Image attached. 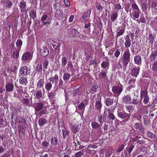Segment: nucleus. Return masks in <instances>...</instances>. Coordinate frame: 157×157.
Returning a JSON list of instances; mask_svg holds the SVG:
<instances>
[{"instance_id": "nucleus-26", "label": "nucleus", "mask_w": 157, "mask_h": 157, "mask_svg": "<svg viewBox=\"0 0 157 157\" xmlns=\"http://www.w3.org/2000/svg\"><path fill=\"white\" fill-rule=\"evenodd\" d=\"M46 120L43 118H40L38 121V123L41 126H43L46 123Z\"/></svg>"}, {"instance_id": "nucleus-43", "label": "nucleus", "mask_w": 157, "mask_h": 157, "mask_svg": "<svg viewBox=\"0 0 157 157\" xmlns=\"http://www.w3.org/2000/svg\"><path fill=\"white\" fill-rule=\"evenodd\" d=\"M13 5V3L11 1L8 0L6 2V8H10Z\"/></svg>"}, {"instance_id": "nucleus-28", "label": "nucleus", "mask_w": 157, "mask_h": 157, "mask_svg": "<svg viewBox=\"0 0 157 157\" xmlns=\"http://www.w3.org/2000/svg\"><path fill=\"white\" fill-rule=\"evenodd\" d=\"M30 16L33 19H34L36 17V11L34 10H31L29 13Z\"/></svg>"}, {"instance_id": "nucleus-11", "label": "nucleus", "mask_w": 157, "mask_h": 157, "mask_svg": "<svg viewBox=\"0 0 157 157\" xmlns=\"http://www.w3.org/2000/svg\"><path fill=\"white\" fill-rule=\"evenodd\" d=\"M32 58L31 53L30 52H25L23 54L22 56V59L24 61L30 60Z\"/></svg>"}, {"instance_id": "nucleus-12", "label": "nucleus", "mask_w": 157, "mask_h": 157, "mask_svg": "<svg viewBox=\"0 0 157 157\" xmlns=\"http://www.w3.org/2000/svg\"><path fill=\"white\" fill-rule=\"evenodd\" d=\"M139 72L140 68H137L134 67L131 70V74L133 77L136 78L139 74Z\"/></svg>"}, {"instance_id": "nucleus-13", "label": "nucleus", "mask_w": 157, "mask_h": 157, "mask_svg": "<svg viewBox=\"0 0 157 157\" xmlns=\"http://www.w3.org/2000/svg\"><path fill=\"white\" fill-rule=\"evenodd\" d=\"M125 43L124 46L126 48H128L131 45V40L130 39L129 35H127L124 37Z\"/></svg>"}, {"instance_id": "nucleus-37", "label": "nucleus", "mask_w": 157, "mask_h": 157, "mask_svg": "<svg viewBox=\"0 0 157 157\" xmlns=\"http://www.w3.org/2000/svg\"><path fill=\"white\" fill-rule=\"evenodd\" d=\"M105 117V116L104 115L102 117L101 115H99L98 116V122L100 123H102L104 121Z\"/></svg>"}, {"instance_id": "nucleus-39", "label": "nucleus", "mask_w": 157, "mask_h": 157, "mask_svg": "<svg viewBox=\"0 0 157 157\" xmlns=\"http://www.w3.org/2000/svg\"><path fill=\"white\" fill-rule=\"evenodd\" d=\"M48 64V61L46 59L45 60L43 63V66H44V68L43 69V71L45 72V70H44L45 69L47 68V67Z\"/></svg>"}, {"instance_id": "nucleus-5", "label": "nucleus", "mask_w": 157, "mask_h": 157, "mask_svg": "<svg viewBox=\"0 0 157 157\" xmlns=\"http://www.w3.org/2000/svg\"><path fill=\"white\" fill-rule=\"evenodd\" d=\"M33 106L35 109V112H38L41 110L44 107V104L42 102H39L34 103Z\"/></svg>"}, {"instance_id": "nucleus-42", "label": "nucleus", "mask_w": 157, "mask_h": 157, "mask_svg": "<svg viewBox=\"0 0 157 157\" xmlns=\"http://www.w3.org/2000/svg\"><path fill=\"white\" fill-rule=\"evenodd\" d=\"M108 116L112 120H113L115 119V117L114 115L110 112V109H109L108 110Z\"/></svg>"}, {"instance_id": "nucleus-7", "label": "nucleus", "mask_w": 157, "mask_h": 157, "mask_svg": "<svg viewBox=\"0 0 157 157\" xmlns=\"http://www.w3.org/2000/svg\"><path fill=\"white\" fill-rule=\"evenodd\" d=\"M134 128L136 129H138L142 134L144 133V128L142 124L138 122L136 123L134 126Z\"/></svg>"}, {"instance_id": "nucleus-40", "label": "nucleus", "mask_w": 157, "mask_h": 157, "mask_svg": "<svg viewBox=\"0 0 157 157\" xmlns=\"http://www.w3.org/2000/svg\"><path fill=\"white\" fill-rule=\"evenodd\" d=\"M139 10H135L133 13V17L135 18H138L139 17Z\"/></svg>"}, {"instance_id": "nucleus-50", "label": "nucleus", "mask_w": 157, "mask_h": 157, "mask_svg": "<svg viewBox=\"0 0 157 157\" xmlns=\"http://www.w3.org/2000/svg\"><path fill=\"white\" fill-rule=\"evenodd\" d=\"M19 52L16 51V52H14L13 53V56L14 59H17L19 57Z\"/></svg>"}, {"instance_id": "nucleus-34", "label": "nucleus", "mask_w": 157, "mask_h": 157, "mask_svg": "<svg viewBox=\"0 0 157 157\" xmlns=\"http://www.w3.org/2000/svg\"><path fill=\"white\" fill-rule=\"evenodd\" d=\"M138 140H137L136 143L140 145L145 144L146 141L145 139L139 137Z\"/></svg>"}, {"instance_id": "nucleus-33", "label": "nucleus", "mask_w": 157, "mask_h": 157, "mask_svg": "<svg viewBox=\"0 0 157 157\" xmlns=\"http://www.w3.org/2000/svg\"><path fill=\"white\" fill-rule=\"evenodd\" d=\"M36 97L37 99H40L42 97V94L41 90H38L36 93Z\"/></svg>"}, {"instance_id": "nucleus-58", "label": "nucleus", "mask_w": 157, "mask_h": 157, "mask_svg": "<svg viewBox=\"0 0 157 157\" xmlns=\"http://www.w3.org/2000/svg\"><path fill=\"white\" fill-rule=\"evenodd\" d=\"M132 8L133 9L135 10H139L138 6L135 3L132 4Z\"/></svg>"}, {"instance_id": "nucleus-56", "label": "nucleus", "mask_w": 157, "mask_h": 157, "mask_svg": "<svg viewBox=\"0 0 157 157\" xmlns=\"http://www.w3.org/2000/svg\"><path fill=\"white\" fill-rule=\"evenodd\" d=\"M124 147V145L123 144L120 145L117 150V151L118 152H120L122 151Z\"/></svg>"}, {"instance_id": "nucleus-46", "label": "nucleus", "mask_w": 157, "mask_h": 157, "mask_svg": "<svg viewBox=\"0 0 157 157\" xmlns=\"http://www.w3.org/2000/svg\"><path fill=\"white\" fill-rule=\"evenodd\" d=\"M59 77L57 75H55L54 77H53L50 78H49V81L50 82H52L53 83L54 81L55 80H58Z\"/></svg>"}, {"instance_id": "nucleus-55", "label": "nucleus", "mask_w": 157, "mask_h": 157, "mask_svg": "<svg viewBox=\"0 0 157 157\" xmlns=\"http://www.w3.org/2000/svg\"><path fill=\"white\" fill-rule=\"evenodd\" d=\"M143 118L144 119V124L145 125H147L148 124V119L147 117L146 116L143 117Z\"/></svg>"}, {"instance_id": "nucleus-30", "label": "nucleus", "mask_w": 157, "mask_h": 157, "mask_svg": "<svg viewBox=\"0 0 157 157\" xmlns=\"http://www.w3.org/2000/svg\"><path fill=\"white\" fill-rule=\"evenodd\" d=\"M131 137L133 141H136L139 139L138 134L136 132L134 133L131 135Z\"/></svg>"}, {"instance_id": "nucleus-36", "label": "nucleus", "mask_w": 157, "mask_h": 157, "mask_svg": "<svg viewBox=\"0 0 157 157\" xmlns=\"http://www.w3.org/2000/svg\"><path fill=\"white\" fill-rule=\"evenodd\" d=\"M107 75L105 71H103L101 72L99 75V77L101 79H103L106 77Z\"/></svg>"}, {"instance_id": "nucleus-9", "label": "nucleus", "mask_w": 157, "mask_h": 157, "mask_svg": "<svg viewBox=\"0 0 157 157\" xmlns=\"http://www.w3.org/2000/svg\"><path fill=\"white\" fill-rule=\"evenodd\" d=\"M21 12H27V11L25 9L26 7V2L24 0H22L20 2L19 5Z\"/></svg>"}, {"instance_id": "nucleus-59", "label": "nucleus", "mask_w": 157, "mask_h": 157, "mask_svg": "<svg viewBox=\"0 0 157 157\" xmlns=\"http://www.w3.org/2000/svg\"><path fill=\"white\" fill-rule=\"evenodd\" d=\"M85 108V106L83 102H81L78 106V108L80 110H82L83 108L84 109Z\"/></svg>"}, {"instance_id": "nucleus-41", "label": "nucleus", "mask_w": 157, "mask_h": 157, "mask_svg": "<svg viewBox=\"0 0 157 157\" xmlns=\"http://www.w3.org/2000/svg\"><path fill=\"white\" fill-rule=\"evenodd\" d=\"M22 102L24 104L29 105L30 103V101L28 99L23 98L22 99Z\"/></svg>"}, {"instance_id": "nucleus-32", "label": "nucleus", "mask_w": 157, "mask_h": 157, "mask_svg": "<svg viewBox=\"0 0 157 157\" xmlns=\"http://www.w3.org/2000/svg\"><path fill=\"white\" fill-rule=\"evenodd\" d=\"M147 96V92L146 90L141 91L140 97V98L142 99L143 97L144 98Z\"/></svg>"}, {"instance_id": "nucleus-53", "label": "nucleus", "mask_w": 157, "mask_h": 157, "mask_svg": "<svg viewBox=\"0 0 157 157\" xmlns=\"http://www.w3.org/2000/svg\"><path fill=\"white\" fill-rule=\"evenodd\" d=\"M22 42L21 39L18 40L16 43V46L18 47H20L22 45Z\"/></svg>"}, {"instance_id": "nucleus-31", "label": "nucleus", "mask_w": 157, "mask_h": 157, "mask_svg": "<svg viewBox=\"0 0 157 157\" xmlns=\"http://www.w3.org/2000/svg\"><path fill=\"white\" fill-rule=\"evenodd\" d=\"M146 134L147 137L150 138H154L155 137V135L154 133L149 131L146 132Z\"/></svg>"}, {"instance_id": "nucleus-4", "label": "nucleus", "mask_w": 157, "mask_h": 157, "mask_svg": "<svg viewBox=\"0 0 157 157\" xmlns=\"http://www.w3.org/2000/svg\"><path fill=\"white\" fill-rule=\"evenodd\" d=\"M96 101L95 107L96 109L100 112L102 105L101 104V97L100 96H97V98H96Z\"/></svg>"}, {"instance_id": "nucleus-18", "label": "nucleus", "mask_w": 157, "mask_h": 157, "mask_svg": "<svg viewBox=\"0 0 157 157\" xmlns=\"http://www.w3.org/2000/svg\"><path fill=\"white\" fill-rule=\"evenodd\" d=\"M131 99L129 95H127L124 96L123 98L122 101L125 103H130L131 102Z\"/></svg>"}, {"instance_id": "nucleus-6", "label": "nucleus", "mask_w": 157, "mask_h": 157, "mask_svg": "<svg viewBox=\"0 0 157 157\" xmlns=\"http://www.w3.org/2000/svg\"><path fill=\"white\" fill-rule=\"evenodd\" d=\"M141 99L138 95H134L132 101H131V103L135 105L140 104L141 103Z\"/></svg>"}, {"instance_id": "nucleus-29", "label": "nucleus", "mask_w": 157, "mask_h": 157, "mask_svg": "<svg viewBox=\"0 0 157 157\" xmlns=\"http://www.w3.org/2000/svg\"><path fill=\"white\" fill-rule=\"evenodd\" d=\"M52 87V84L50 82L46 83L45 86V88L48 92L50 90Z\"/></svg>"}, {"instance_id": "nucleus-38", "label": "nucleus", "mask_w": 157, "mask_h": 157, "mask_svg": "<svg viewBox=\"0 0 157 157\" xmlns=\"http://www.w3.org/2000/svg\"><path fill=\"white\" fill-rule=\"evenodd\" d=\"M70 76V74L65 73L63 75V80L65 81H67L69 79Z\"/></svg>"}, {"instance_id": "nucleus-60", "label": "nucleus", "mask_w": 157, "mask_h": 157, "mask_svg": "<svg viewBox=\"0 0 157 157\" xmlns=\"http://www.w3.org/2000/svg\"><path fill=\"white\" fill-rule=\"evenodd\" d=\"M121 50L117 49L114 53V55L116 57H117L119 56L120 54Z\"/></svg>"}, {"instance_id": "nucleus-24", "label": "nucleus", "mask_w": 157, "mask_h": 157, "mask_svg": "<svg viewBox=\"0 0 157 157\" xmlns=\"http://www.w3.org/2000/svg\"><path fill=\"white\" fill-rule=\"evenodd\" d=\"M124 27L123 28V29H121L119 30V31L117 33L116 37H117V38L122 35L124 34V29L125 27V25H124Z\"/></svg>"}, {"instance_id": "nucleus-54", "label": "nucleus", "mask_w": 157, "mask_h": 157, "mask_svg": "<svg viewBox=\"0 0 157 157\" xmlns=\"http://www.w3.org/2000/svg\"><path fill=\"white\" fill-rule=\"evenodd\" d=\"M149 40H150V43L152 44L154 41V37L153 36L152 34H150L149 35Z\"/></svg>"}, {"instance_id": "nucleus-10", "label": "nucleus", "mask_w": 157, "mask_h": 157, "mask_svg": "<svg viewBox=\"0 0 157 157\" xmlns=\"http://www.w3.org/2000/svg\"><path fill=\"white\" fill-rule=\"evenodd\" d=\"M6 90L7 92H11L13 91L14 86L13 84L11 82L6 83Z\"/></svg>"}, {"instance_id": "nucleus-47", "label": "nucleus", "mask_w": 157, "mask_h": 157, "mask_svg": "<svg viewBox=\"0 0 157 157\" xmlns=\"http://www.w3.org/2000/svg\"><path fill=\"white\" fill-rule=\"evenodd\" d=\"M67 63V59L66 57H63L62 59V65L65 66Z\"/></svg>"}, {"instance_id": "nucleus-22", "label": "nucleus", "mask_w": 157, "mask_h": 157, "mask_svg": "<svg viewBox=\"0 0 157 157\" xmlns=\"http://www.w3.org/2000/svg\"><path fill=\"white\" fill-rule=\"evenodd\" d=\"M19 80L20 83L22 84L26 85L27 83V78L26 77H21Z\"/></svg>"}, {"instance_id": "nucleus-1", "label": "nucleus", "mask_w": 157, "mask_h": 157, "mask_svg": "<svg viewBox=\"0 0 157 157\" xmlns=\"http://www.w3.org/2000/svg\"><path fill=\"white\" fill-rule=\"evenodd\" d=\"M117 115L118 117L122 119H125V121H128L130 117V114H128L124 111L121 108H118L117 111Z\"/></svg>"}, {"instance_id": "nucleus-15", "label": "nucleus", "mask_w": 157, "mask_h": 157, "mask_svg": "<svg viewBox=\"0 0 157 157\" xmlns=\"http://www.w3.org/2000/svg\"><path fill=\"white\" fill-rule=\"evenodd\" d=\"M91 10H88L85 12L82 16L83 18L86 21H87L90 17Z\"/></svg>"}, {"instance_id": "nucleus-2", "label": "nucleus", "mask_w": 157, "mask_h": 157, "mask_svg": "<svg viewBox=\"0 0 157 157\" xmlns=\"http://www.w3.org/2000/svg\"><path fill=\"white\" fill-rule=\"evenodd\" d=\"M122 60L123 65L126 67L128 63L130 62V54L128 50L125 52L124 53Z\"/></svg>"}, {"instance_id": "nucleus-19", "label": "nucleus", "mask_w": 157, "mask_h": 157, "mask_svg": "<svg viewBox=\"0 0 157 157\" xmlns=\"http://www.w3.org/2000/svg\"><path fill=\"white\" fill-rule=\"evenodd\" d=\"M56 95V91L55 90H52L50 92H48V96L50 99H53L55 98V96Z\"/></svg>"}, {"instance_id": "nucleus-14", "label": "nucleus", "mask_w": 157, "mask_h": 157, "mask_svg": "<svg viewBox=\"0 0 157 157\" xmlns=\"http://www.w3.org/2000/svg\"><path fill=\"white\" fill-rule=\"evenodd\" d=\"M40 53L41 56L46 57L49 53V50L46 47H43L40 49Z\"/></svg>"}, {"instance_id": "nucleus-35", "label": "nucleus", "mask_w": 157, "mask_h": 157, "mask_svg": "<svg viewBox=\"0 0 157 157\" xmlns=\"http://www.w3.org/2000/svg\"><path fill=\"white\" fill-rule=\"evenodd\" d=\"M80 90L79 88L74 89L73 94V97H75L76 95H79Z\"/></svg>"}, {"instance_id": "nucleus-3", "label": "nucleus", "mask_w": 157, "mask_h": 157, "mask_svg": "<svg viewBox=\"0 0 157 157\" xmlns=\"http://www.w3.org/2000/svg\"><path fill=\"white\" fill-rule=\"evenodd\" d=\"M123 90V86L121 85L120 86H113L112 88V90L114 94L119 95Z\"/></svg>"}, {"instance_id": "nucleus-61", "label": "nucleus", "mask_w": 157, "mask_h": 157, "mask_svg": "<svg viewBox=\"0 0 157 157\" xmlns=\"http://www.w3.org/2000/svg\"><path fill=\"white\" fill-rule=\"evenodd\" d=\"M49 145V143L46 141H44L42 144V146L44 147H47Z\"/></svg>"}, {"instance_id": "nucleus-23", "label": "nucleus", "mask_w": 157, "mask_h": 157, "mask_svg": "<svg viewBox=\"0 0 157 157\" xmlns=\"http://www.w3.org/2000/svg\"><path fill=\"white\" fill-rule=\"evenodd\" d=\"M113 99L107 98L105 100V104L107 106L113 104Z\"/></svg>"}, {"instance_id": "nucleus-62", "label": "nucleus", "mask_w": 157, "mask_h": 157, "mask_svg": "<svg viewBox=\"0 0 157 157\" xmlns=\"http://www.w3.org/2000/svg\"><path fill=\"white\" fill-rule=\"evenodd\" d=\"M48 15L46 14H44L43 15L42 17L41 18V21H42V22H43V21H45L48 17Z\"/></svg>"}, {"instance_id": "nucleus-64", "label": "nucleus", "mask_w": 157, "mask_h": 157, "mask_svg": "<svg viewBox=\"0 0 157 157\" xmlns=\"http://www.w3.org/2000/svg\"><path fill=\"white\" fill-rule=\"evenodd\" d=\"M10 151L9 152H10ZM10 153H5L2 155L1 157H10Z\"/></svg>"}, {"instance_id": "nucleus-8", "label": "nucleus", "mask_w": 157, "mask_h": 157, "mask_svg": "<svg viewBox=\"0 0 157 157\" xmlns=\"http://www.w3.org/2000/svg\"><path fill=\"white\" fill-rule=\"evenodd\" d=\"M19 72L20 74L22 76L26 75L30 73L29 71H28L27 67L26 66L21 67L20 69Z\"/></svg>"}, {"instance_id": "nucleus-63", "label": "nucleus", "mask_w": 157, "mask_h": 157, "mask_svg": "<svg viewBox=\"0 0 157 157\" xmlns=\"http://www.w3.org/2000/svg\"><path fill=\"white\" fill-rule=\"evenodd\" d=\"M98 88V85H97L93 86L91 87V90L94 92H96Z\"/></svg>"}, {"instance_id": "nucleus-45", "label": "nucleus", "mask_w": 157, "mask_h": 157, "mask_svg": "<svg viewBox=\"0 0 157 157\" xmlns=\"http://www.w3.org/2000/svg\"><path fill=\"white\" fill-rule=\"evenodd\" d=\"M70 33L73 35H77L79 33V32L77 30L74 29H71Z\"/></svg>"}, {"instance_id": "nucleus-51", "label": "nucleus", "mask_w": 157, "mask_h": 157, "mask_svg": "<svg viewBox=\"0 0 157 157\" xmlns=\"http://www.w3.org/2000/svg\"><path fill=\"white\" fill-rule=\"evenodd\" d=\"M63 136L64 137H65L69 133V131L67 129L63 130Z\"/></svg>"}, {"instance_id": "nucleus-49", "label": "nucleus", "mask_w": 157, "mask_h": 157, "mask_svg": "<svg viewBox=\"0 0 157 157\" xmlns=\"http://www.w3.org/2000/svg\"><path fill=\"white\" fill-rule=\"evenodd\" d=\"M47 112V111L46 110H41L40 111V112L39 113V115L40 117H41L43 115L46 114L47 113L46 112Z\"/></svg>"}, {"instance_id": "nucleus-44", "label": "nucleus", "mask_w": 157, "mask_h": 157, "mask_svg": "<svg viewBox=\"0 0 157 157\" xmlns=\"http://www.w3.org/2000/svg\"><path fill=\"white\" fill-rule=\"evenodd\" d=\"M134 147V145H130L129 147H128L127 149V150L128 153V154L129 155H130L131 152L132 151V149H133V148Z\"/></svg>"}, {"instance_id": "nucleus-21", "label": "nucleus", "mask_w": 157, "mask_h": 157, "mask_svg": "<svg viewBox=\"0 0 157 157\" xmlns=\"http://www.w3.org/2000/svg\"><path fill=\"white\" fill-rule=\"evenodd\" d=\"M118 17V14L117 12H114L112 13L111 16V20L112 21H114L117 20Z\"/></svg>"}, {"instance_id": "nucleus-48", "label": "nucleus", "mask_w": 157, "mask_h": 157, "mask_svg": "<svg viewBox=\"0 0 157 157\" xmlns=\"http://www.w3.org/2000/svg\"><path fill=\"white\" fill-rule=\"evenodd\" d=\"M152 69L154 71H157V61L154 62Z\"/></svg>"}, {"instance_id": "nucleus-27", "label": "nucleus", "mask_w": 157, "mask_h": 157, "mask_svg": "<svg viewBox=\"0 0 157 157\" xmlns=\"http://www.w3.org/2000/svg\"><path fill=\"white\" fill-rule=\"evenodd\" d=\"M44 82V79H40L37 83V87L38 88H41L43 86Z\"/></svg>"}, {"instance_id": "nucleus-52", "label": "nucleus", "mask_w": 157, "mask_h": 157, "mask_svg": "<svg viewBox=\"0 0 157 157\" xmlns=\"http://www.w3.org/2000/svg\"><path fill=\"white\" fill-rule=\"evenodd\" d=\"M101 65L102 68H105L108 66V64L107 62L104 61L102 62Z\"/></svg>"}, {"instance_id": "nucleus-16", "label": "nucleus", "mask_w": 157, "mask_h": 157, "mask_svg": "<svg viewBox=\"0 0 157 157\" xmlns=\"http://www.w3.org/2000/svg\"><path fill=\"white\" fill-rule=\"evenodd\" d=\"M81 125L78 124H75L74 125L71 124V128L73 132L75 134L79 131Z\"/></svg>"}, {"instance_id": "nucleus-20", "label": "nucleus", "mask_w": 157, "mask_h": 157, "mask_svg": "<svg viewBox=\"0 0 157 157\" xmlns=\"http://www.w3.org/2000/svg\"><path fill=\"white\" fill-rule=\"evenodd\" d=\"M134 61L135 63L137 64H140L141 63V58L140 56L137 55L134 57Z\"/></svg>"}, {"instance_id": "nucleus-57", "label": "nucleus", "mask_w": 157, "mask_h": 157, "mask_svg": "<svg viewBox=\"0 0 157 157\" xmlns=\"http://www.w3.org/2000/svg\"><path fill=\"white\" fill-rule=\"evenodd\" d=\"M83 155V151H80L76 154L75 157H81Z\"/></svg>"}, {"instance_id": "nucleus-25", "label": "nucleus", "mask_w": 157, "mask_h": 157, "mask_svg": "<svg viewBox=\"0 0 157 157\" xmlns=\"http://www.w3.org/2000/svg\"><path fill=\"white\" fill-rule=\"evenodd\" d=\"M92 127L93 129H96L100 127V126L99 123L96 121L93 122L91 124Z\"/></svg>"}, {"instance_id": "nucleus-17", "label": "nucleus", "mask_w": 157, "mask_h": 157, "mask_svg": "<svg viewBox=\"0 0 157 157\" xmlns=\"http://www.w3.org/2000/svg\"><path fill=\"white\" fill-rule=\"evenodd\" d=\"M151 51L153 52L151 53L150 56V59L151 61H153L155 59L157 55V49L155 51H153V49H151Z\"/></svg>"}]
</instances>
